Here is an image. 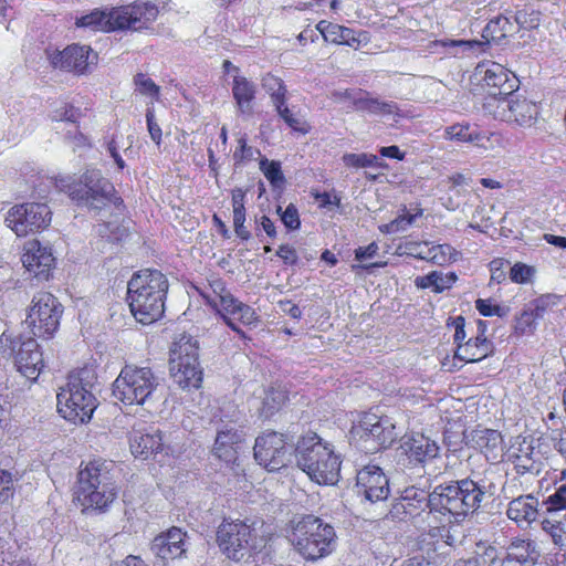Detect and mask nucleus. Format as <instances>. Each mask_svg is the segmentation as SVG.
I'll use <instances>...</instances> for the list:
<instances>
[{"instance_id": "14", "label": "nucleus", "mask_w": 566, "mask_h": 566, "mask_svg": "<svg viewBox=\"0 0 566 566\" xmlns=\"http://www.w3.org/2000/svg\"><path fill=\"white\" fill-rule=\"evenodd\" d=\"M0 350L3 356L10 357L15 354L18 370L32 381L36 380L44 367L43 354L38 342L32 337L21 342L13 338L8 332H3L0 336Z\"/></svg>"}, {"instance_id": "15", "label": "nucleus", "mask_w": 566, "mask_h": 566, "mask_svg": "<svg viewBox=\"0 0 566 566\" xmlns=\"http://www.w3.org/2000/svg\"><path fill=\"white\" fill-rule=\"evenodd\" d=\"M210 285L216 295L208 298L209 305L220 314L231 329L243 336V333L238 328L234 321L243 325H252L258 321L255 311L251 306L237 300L226 289L223 281L214 280Z\"/></svg>"}, {"instance_id": "19", "label": "nucleus", "mask_w": 566, "mask_h": 566, "mask_svg": "<svg viewBox=\"0 0 566 566\" xmlns=\"http://www.w3.org/2000/svg\"><path fill=\"white\" fill-rule=\"evenodd\" d=\"M46 56L54 69L75 74H84L96 59L90 46L78 44L69 45L62 51L48 49Z\"/></svg>"}, {"instance_id": "38", "label": "nucleus", "mask_w": 566, "mask_h": 566, "mask_svg": "<svg viewBox=\"0 0 566 566\" xmlns=\"http://www.w3.org/2000/svg\"><path fill=\"white\" fill-rule=\"evenodd\" d=\"M316 29L323 35L325 41L339 44L346 43L348 45H353V42L356 41V39L353 35V31L339 24H335L327 21H319L316 25Z\"/></svg>"}, {"instance_id": "34", "label": "nucleus", "mask_w": 566, "mask_h": 566, "mask_svg": "<svg viewBox=\"0 0 566 566\" xmlns=\"http://www.w3.org/2000/svg\"><path fill=\"white\" fill-rule=\"evenodd\" d=\"M517 32V27L505 15H497L491 19L482 32L486 42L500 43L501 40L513 35Z\"/></svg>"}, {"instance_id": "35", "label": "nucleus", "mask_w": 566, "mask_h": 566, "mask_svg": "<svg viewBox=\"0 0 566 566\" xmlns=\"http://www.w3.org/2000/svg\"><path fill=\"white\" fill-rule=\"evenodd\" d=\"M509 458L518 474H538L541 472L542 462L534 459V449L531 444L518 448Z\"/></svg>"}, {"instance_id": "26", "label": "nucleus", "mask_w": 566, "mask_h": 566, "mask_svg": "<svg viewBox=\"0 0 566 566\" xmlns=\"http://www.w3.org/2000/svg\"><path fill=\"white\" fill-rule=\"evenodd\" d=\"M243 440L242 431L237 428V420L224 422L220 420L212 449L213 454L226 463H234L238 458V447Z\"/></svg>"}, {"instance_id": "36", "label": "nucleus", "mask_w": 566, "mask_h": 566, "mask_svg": "<svg viewBox=\"0 0 566 566\" xmlns=\"http://www.w3.org/2000/svg\"><path fill=\"white\" fill-rule=\"evenodd\" d=\"M18 542L12 538L7 527L0 526V559L9 566H31L24 562L18 560Z\"/></svg>"}, {"instance_id": "10", "label": "nucleus", "mask_w": 566, "mask_h": 566, "mask_svg": "<svg viewBox=\"0 0 566 566\" xmlns=\"http://www.w3.org/2000/svg\"><path fill=\"white\" fill-rule=\"evenodd\" d=\"M198 350V340L188 334H181L176 338L170 348L171 376L174 381L184 389H197L202 382Z\"/></svg>"}, {"instance_id": "32", "label": "nucleus", "mask_w": 566, "mask_h": 566, "mask_svg": "<svg viewBox=\"0 0 566 566\" xmlns=\"http://www.w3.org/2000/svg\"><path fill=\"white\" fill-rule=\"evenodd\" d=\"M361 112H367L371 115H379L387 119H392L394 122H398L400 118L408 116L397 103L373 97L369 93L367 94Z\"/></svg>"}, {"instance_id": "40", "label": "nucleus", "mask_w": 566, "mask_h": 566, "mask_svg": "<svg viewBox=\"0 0 566 566\" xmlns=\"http://www.w3.org/2000/svg\"><path fill=\"white\" fill-rule=\"evenodd\" d=\"M75 24L78 28H86L93 31H108V10L94 9L90 13L76 18Z\"/></svg>"}, {"instance_id": "37", "label": "nucleus", "mask_w": 566, "mask_h": 566, "mask_svg": "<svg viewBox=\"0 0 566 566\" xmlns=\"http://www.w3.org/2000/svg\"><path fill=\"white\" fill-rule=\"evenodd\" d=\"M287 400V391L284 387L270 386L265 390V396L263 398L261 415L264 418H271L275 415L286 402Z\"/></svg>"}, {"instance_id": "20", "label": "nucleus", "mask_w": 566, "mask_h": 566, "mask_svg": "<svg viewBox=\"0 0 566 566\" xmlns=\"http://www.w3.org/2000/svg\"><path fill=\"white\" fill-rule=\"evenodd\" d=\"M475 76L493 91H490L486 97L492 95L506 96L518 88V80L515 74L496 62H482L475 67Z\"/></svg>"}, {"instance_id": "29", "label": "nucleus", "mask_w": 566, "mask_h": 566, "mask_svg": "<svg viewBox=\"0 0 566 566\" xmlns=\"http://www.w3.org/2000/svg\"><path fill=\"white\" fill-rule=\"evenodd\" d=\"M130 451L135 458L147 459L156 454L163 447L160 431L155 428L146 430L135 429L129 438Z\"/></svg>"}, {"instance_id": "42", "label": "nucleus", "mask_w": 566, "mask_h": 566, "mask_svg": "<svg viewBox=\"0 0 566 566\" xmlns=\"http://www.w3.org/2000/svg\"><path fill=\"white\" fill-rule=\"evenodd\" d=\"M562 297L556 294H544L535 298L528 307L538 319L545 318L553 313L560 303Z\"/></svg>"}, {"instance_id": "48", "label": "nucleus", "mask_w": 566, "mask_h": 566, "mask_svg": "<svg viewBox=\"0 0 566 566\" xmlns=\"http://www.w3.org/2000/svg\"><path fill=\"white\" fill-rule=\"evenodd\" d=\"M565 523L562 521H555L545 518L542 522V528L551 537L553 543L558 547L566 546V531L564 530Z\"/></svg>"}, {"instance_id": "6", "label": "nucleus", "mask_w": 566, "mask_h": 566, "mask_svg": "<svg viewBox=\"0 0 566 566\" xmlns=\"http://www.w3.org/2000/svg\"><path fill=\"white\" fill-rule=\"evenodd\" d=\"M286 537L295 552L307 562L329 556L337 546L334 526L313 514L292 521Z\"/></svg>"}, {"instance_id": "21", "label": "nucleus", "mask_w": 566, "mask_h": 566, "mask_svg": "<svg viewBox=\"0 0 566 566\" xmlns=\"http://www.w3.org/2000/svg\"><path fill=\"white\" fill-rule=\"evenodd\" d=\"M444 138L461 144H471L484 150L495 148L502 140L501 134L482 130L478 124L470 122L447 126Z\"/></svg>"}, {"instance_id": "1", "label": "nucleus", "mask_w": 566, "mask_h": 566, "mask_svg": "<svg viewBox=\"0 0 566 566\" xmlns=\"http://www.w3.org/2000/svg\"><path fill=\"white\" fill-rule=\"evenodd\" d=\"M496 490V484L490 478L480 475L441 483L430 493L412 485L406 488L392 503L389 516L392 520L406 521L429 509V513L461 522L492 501Z\"/></svg>"}, {"instance_id": "58", "label": "nucleus", "mask_w": 566, "mask_h": 566, "mask_svg": "<svg viewBox=\"0 0 566 566\" xmlns=\"http://www.w3.org/2000/svg\"><path fill=\"white\" fill-rule=\"evenodd\" d=\"M245 196L247 192L242 188L232 190L233 221L245 220Z\"/></svg>"}, {"instance_id": "16", "label": "nucleus", "mask_w": 566, "mask_h": 566, "mask_svg": "<svg viewBox=\"0 0 566 566\" xmlns=\"http://www.w3.org/2000/svg\"><path fill=\"white\" fill-rule=\"evenodd\" d=\"M51 210L45 203L28 202L12 207L6 217V224L18 235L45 229L51 222Z\"/></svg>"}, {"instance_id": "55", "label": "nucleus", "mask_w": 566, "mask_h": 566, "mask_svg": "<svg viewBox=\"0 0 566 566\" xmlns=\"http://www.w3.org/2000/svg\"><path fill=\"white\" fill-rule=\"evenodd\" d=\"M538 318L530 307L524 310L521 315L516 318L515 331L520 334H532L537 324Z\"/></svg>"}, {"instance_id": "39", "label": "nucleus", "mask_w": 566, "mask_h": 566, "mask_svg": "<svg viewBox=\"0 0 566 566\" xmlns=\"http://www.w3.org/2000/svg\"><path fill=\"white\" fill-rule=\"evenodd\" d=\"M457 281L454 272L443 273L441 271H432L427 275L418 276L416 285L421 289L432 287L434 292H442L452 286Z\"/></svg>"}, {"instance_id": "61", "label": "nucleus", "mask_w": 566, "mask_h": 566, "mask_svg": "<svg viewBox=\"0 0 566 566\" xmlns=\"http://www.w3.org/2000/svg\"><path fill=\"white\" fill-rule=\"evenodd\" d=\"M146 122H147V129H148L151 140L156 145H160L163 132H161L160 126L156 122L155 109L153 106H149L146 109Z\"/></svg>"}, {"instance_id": "8", "label": "nucleus", "mask_w": 566, "mask_h": 566, "mask_svg": "<svg viewBox=\"0 0 566 566\" xmlns=\"http://www.w3.org/2000/svg\"><path fill=\"white\" fill-rule=\"evenodd\" d=\"M59 186L72 200L88 209L101 210L111 203L117 208L123 206L114 185L98 169H87L78 182H69V178H62Z\"/></svg>"}, {"instance_id": "18", "label": "nucleus", "mask_w": 566, "mask_h": 566, "mask_svg": "<svg viewBox=\"0 0 566 566\" xmlns=\"http://www.w3.org/2000/svg\"><path fill=\"white\" fill-rule=\"evenodd\" d=\"M107 10L109 20L108 31L143 29L148 23L154 22L159 13V9L155 3L142 0Z\"/></svg>"}, {"instance_id": "23", "label": "nucleus", "mask_w": 566, "mask_h": 566, "mask_svg": "<svg viewBox=\"0 0 566 566\" xmlns=\"http://www.w3.org/2000/svg\"><path fill=\"white\" fill-rule=\"evenodd\" d=\"M399 449L406 455L407 462L413 467H424L438 458L441 450L437 441L422 433L403 436Z\"/></svg>"}, {"instance_id": "7", "label": "nucleus", "mask_w": 566, "mask_h": 566, "mask_svg": "<svg viewBox=\"0 0 566 566\" xmlns=\"http://www.w3.org/2000/svg\"><path fill=\"white\" fill-rule=\"evenodd\" d=\"M96 379V373L91 367L80 368L69 375L66 385L56 395L57 411L64 419L73 423H85L92 419L97 407L93 394Z\"/></svg>"}, {"instance_id": "52", "label": "nucleus", "mask_w": 566, "mask_h": 566, "mask_svg": "<svg viewBox=\"0 0 566 566\" xmlns=\"http://www.w3.org/2000/svg\"><path fill=\"white\" fill-rule=\"evenodd\" d=\"M276 212L287 230L295 231L301 228V219L295 205L290 203L285 209H283L281 206H277Z\"/></svg>"}, {"instance_id": "47", "label": "nucleus", "mask_w": 566, "mask_h": 566, "mask_svg": "<svg viewBox=\"0 0 566 566\" xmlns=\"http://www.w3.org/2000/svg\"><path fill=\"white\" fill-rule=\"evenodd\" d=\"M254 232L261 242L264 241V237L274 240L277 235L275 223L266 214H256L254 217Z\"/></svg>"}, {"instance_id": "44", "label": "nucleus", "mask_w": 566, "mask_h": 566, "mask_svg": "<svg viewBox=\"0 0 566 566\" xmlns=\"http://www.w3.org/2000/svg\"><path fill=\"white\" fill-rule=\"evenodd\" d=\"M422 214V209H418L416 213H403L395 218L388 223L379 226V231L385 234H392L406 231L418 217Z\"/></svg>"}, {"instance_id": "59", "label": "nucleus", "mask_w": 566, "mask_h": 566, "mask_svg": "<svg viewBox=\"0 0 566 566\" xmlns=\"http://www.w3.org/2000/svg\"><path fill=\"white\" fill-rule=\"evenodd\" d=\"M475 308L482 316H499L503 317L506 314V310L497 304L492 303L491 300L478 298L475 301Z\"/></svg>"}, {"instance_id": "50", "label": "nucleus", "mask_w": 566, "mask_h": 566, "mask_svg": "<svg viewBox=\"0 0 566 566\" xmlns=\"http://www.w3.org/2000/svg\"><path fill=\"white\" fill-rule=\"evenodd\" d=\"M52 120L76 124L82 116L81 109L67 103H61L51 112Z\"/></svg>"}, {"instance_id": "60", "label": "nucleus", "mask_w": 566, "mask_h": 566, "mask_svg": "<svg viewBox=\"0 0 566 566\" xmlns=\"http://www.w3.org/2000/svg\"><path fill=\"white\" fill-rule=\"evenodd\" d=\"M255 154L261 155L260 150H258L247 144V139L244 137H240L238 140V147L233 154L235 164H241L243 161L252 160L254 158Z\"/></svg>"}, {"instance_id": "56", "label": "nucleus", "mask_w": 566, "mask_h": 566, "mask_svg": "<svg viewBox=\"0 0 566 566\" xmlns=\"http://www.w3.org/2000/svg\"><path fill=\"white\" fill-rule=\"evenodd\" d=\"M534 273L535 270L533 266L518 262L511 268L510 279L514 283L526 284L531 282V279L534 275Z\"/></svg>"}, {"instance_id": "24", "label": "nucleus", "mask_w": 566, "mask_h": 566, "mask_svg": "<svg viewBox=\"0 0 566 566\" xmlns=\"http://www.w3.org/2000/svg\"><path fill=\"white\" fill-rule=\"evenodd\" d=\"M189 539L187 532L172 526L153 539L150 549L163 562L174 560L186 554L190 546Z\"/></svg>"}, {"instance_id": "41", "label": "nucleus", "mask_w": 566, "mask_h": 566, "mask_svg": "<svg viewBox=\"0 0 566 566\" xmlns=\"http://www.w3.org/2000/svg\"><path fill=\"white\" fill-rule=\"evenodd\" d=\"M259 167L273 189H283L285 177L283 175L280 161L269 160L266 157H261Z\"/></svg>"}, {"instance_id": "22", "label": "nucleus", "mask_w": 566, "mask_h": 566, "mask_svg": "<svg viewBox=\"0 0 566 566\" xmlns=\"http://www.w3.org/2000/svg\"><path fill=\"white\" fill-rule=\"evenodd\" d=\"M356 493L370 503L385 501L390 493L389 479L381 468L367 465L357 473Z\"/></svg>"}, {"instance_id": "31", "label": "nucleus", "mask_w": 566, "mask_h": 566, "mask_svg": "<svg viewBox=\"0 0 566 566\" xmlns=\"http://www.w3.org/2000/svg\"><path fill=\"white\" fill-rule=\"evenodd\" d=\"M493 350V344L483 335H476L458 346L453 360L475 363L486 358Z\"/></svg>"}, {"instance_id": "46", "label": "nucleus", "mask_w": 566, "mask_h": 566, "mask_svg": "<svg viewBox=\"0 0 566 566\" xmlns=\"http://www.w3.org/2000/svg\"><path fill=\"white\" fill-rule=\"evenodd\" d=\"M343 161L346 166L354 168L381 167L379 158L374 154H345Z\"/></svg>"}, {"instance_id": "57", "label": "nucleus", "mask_w": 566, "mask_h": 566, "mask_svg": "<svg viewBox=\"0 0 566 566\" xmlns=\"http://www.w3.org/2000/svg\"><path fill=\"white\" fill-rule=\"evenodd\" d=\"M400 249H402L403 254L428 261L430 252V245L428 242L408 241Z\"/></svg>"}, {"instance_id": "30", "label": "nucleus", "mask_w": 566, "mask_h": 566, "mask_svg": "<svg viewBox=\"0 0 566 566\" xmlns=\"http://www.w3.org/2000/svg\"><path fill=\"white\" fill-rule=\"evenodd\" d=\"M472 442L490 462H497L503 457V438L500 431L493 429L475 430L472 433Z\"/></svg>"}, {"instance_id": "64", "label": "nucleus", "mask_w": 566, "mask_h": 566, "mask_svg": "<svg viewBox=\"0 0 566 566\" xmlns=\"http://www.w3.org/2000/svg\"><path fill=\"white\" fill-rule=\"evenodd\" d=\"M553 448L566 460V430H556L552 437Z\"/></svg>"}, {"instance_id": "54", "label": "nucleus", "mask_w": 566, "mask_h": 566, "mask_svg": "<svg viewBox=\"0 0 566 566\" xmlns=\"http://www.w3.org/2000/svg\"><path fill=\"white\" fill-rule=\"evenodd\" d=\"M539 12L535 10H518L514 15V23L518 29H534L539 25Z\"/></svg>"}, {"instance_id": "11", "label": "nucleus", "mask_w": 566, "mask_h": 566, "mask_svg": "<svg viewBox=\"0 0 566 566\" xmlns=\"http://www.w3.org/2000/svg\"><path fill=\"white\" fill-rule=\"evenodd\" d=\"M350 436L361 451L375 453L390 447L398 433L390 417L368 412L353 426Z\"/></svg>"}, {"instance_id": "5", "label": "nucleus", "mask_w": 566, "mask_h": 566, "mask_svg": "<svg viewBox=\"0 0 566 566\" xmlns=\"http://www.w3.org/2000/svg\"><path fill=\"white\" fill-rule=\"evenodd\" d=\"M115 464L104 459L88 461L78 472L76 500L83 512L104 511L116 497Z\"/></svg>"}, {"instance_id": "2", "label": "nucleus", "mask_w": 566, "mask_h": 566, "mask_svg": "<svg viewBox=\"0 0 566 566\" xmlns=\"http://www.w3.org/2000/svg\"><path fill=\"white\" fill-rule=\"evenodd\" d=\"M168 287V280L159 270L134 273L127 284V302L136 321L146 325L163 316Z\"/></svg>"}, {"instance_id": "4", "label": "nucleus", "mask_w": 566, "mask_h": 566, "mask_svg": "<svg viewBox=\"0 0 566 566\" xmlns=\"http://www.w3.org/2000/svg\"><path fill=\"white\" fill-rule=\"evenodd\" d=\"M263 527L262 521L224 517L217 528L216 542L227 558L241 562L265 547L268 536Z\"/></svg>"}, {"instance_id": "27", "label": "nucleus", "mask_w": 566, "mask_h": 566, "mask_svg": "<svg viewBox=\"0 0 566 566\" xmlns=\"http://www.w3.org/2000/svg\"><path fill=\"white\" fill-rule=\"evenodd\" d=\"M541 553L531 538H514L506 548L500 566H536Z\"/></svg>"}, {"instance_id": "25", "label": "nucleus", "mask_w": 566, "mask_h": 566, "mask_svg": "<svg viewBox=\"0 0 566 566\" xmlns=\"http://www.w3.org/2000/svg\"><path fill=\"white\" fill-rule=\"evenodd\" d=\"M21 261L25 270L39 280H48L55 264L52 249L38 240L24 244Z\"/></svg>"}, {"instance_id": "12", "label": "nucleus", "mask_w": 566, "mask_h": 566, "mask_svg": "<svg viewBox=\"0 0 566 566\" xmlns=\"http://www.w3.org/2000/svg\"><path fill=\"white\" fill-rule=\"evenodd\" d=\"M483 109L494 119L532 126L539 114L538 105L515 92L506 96L492 95L485 98Z\"/></svg>"}, {"instance_id": "33", "label": "nucleus", "mask_w": 566, "mask_h": 566, "mask_svg": "<svg viewBox=\"0 0 566 566\" xmlns=\"http://www.w3.org/2000/svg\"><path fill=\"white\" fill-rule=\"evenodd\" d=\"M233 98L241 114H249L252 111V102L255 98V84L244 76H234L232 84Z\"/></svg>"}, {"instance_id": "62", "label": "nucleus", "mask_w": 566, "mask_h": 566, "mask_svg": "<svg viewBox=\"0 0 566 566\" xmlns=\"http://www.w3.org/2000/svg\"><path fill=\"white\" fill-rule=\"evenodd\" d=\"M13 478L8 471L0 470V502H7L13 496Z\"/></svg>"}, {"instance_id": "49", "label": "nucleus", "mask_w": 566, "mask_h": 566, "mask_svg": "<svg viewBox=\"0 0 566 566\" xmlns=\"http://www.w3.org/2000/svg\"><path fill=\"white\" fill-rule=\"evenodd\" d=\"M368 92L360 88H346L333 92V97L337 101H349L357 111H361Z\"/></svg>"}, {"instance_id": "53", "label": "nucleus", "mask_w": 566, "mask_h": 566, "mask_svg": "<svg viewBox=\"0 0 566 566\" xmlns=\"http://www.w3.org/2000/svg\"><path fill=\"white\" fill-rule=\"evenodd\" d=\"M286 101L281 104L275 105V109L280 117L295 132L307 133V127L305 122L301 118L296 117L287 107Z\"/></svg>"}, {"instance_id": "13", "label": "nucleus", "mask_w": 566, "mask_h": 566, "mask_svg": "<svg viewBox=\"0 0 566 566\" xmlns=\"http://www.w3.org/2000/svg\"><path fill=\"white\" fill-rule=\"evenodd\" d=\"M63 306L49 292L36 293L28 311L25 323L35 337L51 338L60 326Z\"/></svg>"}, {"instance_id": "63", "label": "nucleus", "mask_w": 566, "mask_h": 566, "mask_svg": "<svg viewBox=\"0 0 566 566\" xmlns=\"http://www.w3.org/2000/svg\"><path fill=\"white\" fill-rule=\"evenodd\" d=\"M276 255L285 265H295L298 261L296 250L289 244H281L276 251Z\"/></svg>"}, {"instance_id": "45", "label": "nucleus", "mask_w": 566, "mask_h": 566, "mask_svg": "<svg viewBox=\"0 0 566 566\" xmlns=\"http://www.w3.org/2000/svg\"><path fill=\"white\" fill-rule=\"evenodd\" d=\"M262 86L270 94L274 106L282 105V102L285 101L286 87L280 77L266 74L262 78Z\"/></svg>"}, {"instance_id": "3", "label": "nucleus", "mask_w": 566, "mask_h": 566, "mask_svg": "<svg viewBox=\"0 0 566 566\" xmlns=\"http://www.w3.org/2000/svg\"><path fill=\"white\" fill-rule=\"evenodd\" d=\"M297 467L308 478L323 485H334L340 475L342 460L334 448L318 434L311 432L298 439L294 448Z\"/></svg>"}, {"instance_id": "28", "label": "nucleus", "mask_w": 566, "mask_h": 566, "mask_svg": "<svg viewBox=\"0 0 566 566\" xmlns=\"http://www.w3.org/2000/svg\"><path fill=\"white\" fill-rule=\"evenodd\" d=\"M538 499L532 494L520 495L509 502L506 516L520 528L525 530L535 522L539 515Z\"/></svg>"}, {"instance_id": "9", "label": "nucleus", "mask_w": 566, "mask_h": 566, "mask_svg": "<svg viewBox=\"0 0 566 566\" xmlns=\"http://www.w3.org/2000/svg\"><path fill=\"white\" fill-rule=\"evenodd\" d=\"M159 379L149 367L125 365L113 382V397L125 406H143L149 402Z\"/></svg>"}, {"instance_id": "51", "label": "nucleus", "mask_w": 566, "mask_h": 566, "mask_svg": "<svg viewBox=\"0 0 566 566\" xmlns=\"http://www.w3.org/2000/svg\"><path fill=\"white\" fill-rule=\"evenodd\" d=\"M136 91L142 95L151 97L155 101L159 99L160 87L146 74L138 73L134 77Z\"/></svg>"}, {"instance_id": "43", "label": "nucleus", "mask_w": 566, "mask_h": 566, "mask_svg": "<svg viewBox=\"0 0 566 566\" xmlns=\"http://www.w3.org/2000/svg\"><path fill=\"white\" fill-rule=\"evenodd\" d=\"M459 256L460 252L450 244H437L430 247L428 262L437 265H444L449 262H455Z\"/></svg>"}, {"instance_id": "17", "label": "nucleus", "mask_w": 566, "mask_h": 566, "mask_svg": "<svg viewBox=\"0 0 566 566\" xmlns=\"http://www.w3.org/2000/svg\"><path fill=\"white\" fill-rule=\"evenodd\" d=\"M253 450L258 463L268 471L274 472L291 461L293 446L287 442L283 433L272 431L258 437Z\"/></svg>"}]
</instances>
